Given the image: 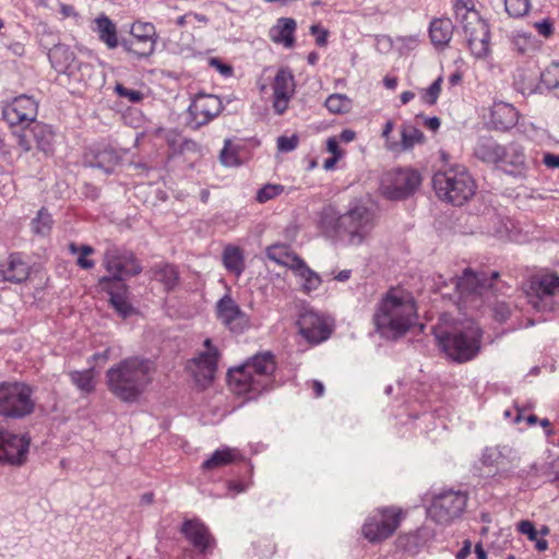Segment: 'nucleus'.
Wrapping results in <instances>:
<instances>
[{
    "label": "nucleus",
    "mask_w": 559,
    "mask_h": 559,
    "mask_svg": "<svg viewBox=\"0 0 559 559\" xmlns=\"http://www.w3.org/2000/svg\"><path fill=\"white\" fill-rule=\"evenodd\" d=\"M499 273L473 272L465 269L460 277H451L449 281L442 275L436 282L437 289L443 298H449L459 308L480 309L484 305L492 308L493 318L498 322H506L511 313L510 304L497 299V292L501 289Z\"/></svg>",
    "instance_id": "obj_1"
},
{
    "label": "nucleus",
    "mask_w": 559,
    "mask_h": 559,
    "mask_svg": "<svg viewBox=\"0 0 559 559\" xmlns=\"http://www.w3.org/2000/svg\"><path fill=\"white\" fill-rule=\"evenodd\" d=\"M320 227L335 242L359 246L374 227V213L362 203L350 205L347 212L337 215L332 206L321 213Z\"/></svg>",
    "instance_id": "obj_2"
},
{
    "label": "nucleus",
    "mask_w": 559,
    "mask_h": 559,
    "mask_svg": "<svg viewBox=\"0 0 559 559\" xmlns=\"http://www.w3.org/2000/svg\"><path fill=\"white\" fill-rule=\"evenodd\" d=\"M154 370V362L147 358H124L106 371L108 390L122 402H135L152 382Z\"/></svg>",
    "instance_id": "obj_3"
},
{
    "label": "nucleus",
    "mask_w": 559,
    "mask_h": 559,
    "mask_svg": "<svg viewBox=\"0 0 559 559\" xmlns=\"http://www.w3.org/2000/svg\"><path fill=\"white\" fill-rule=\"evenodd\" d=\"M417 319L413 296L399 288L390 289L380 300L373 316L377 331L385 338L404 335Z\"/></svg>",
    "instance_id": "obj_4"
},
{
    "label": "nucleus",
    "mask_w": 559,
    "mask_h": 559,
    "mask_svg": "<svg viewBox=\"0 0 559 559\" xmlns=\"http://www.w3.org/2000/svg\"><path fill=\"white\" fill-rule=\"evenodd\" d=\"M274 371V356L270 352L260 353L243 365L230 369L229 383L239 394H258L269 386Z\"/></svg>",
    "instance_id": "obj_5"
},
{
    "label": "nucleus",
    "mask_w": 559,
    "mask_h": 559,
    "mask_svg": "<svg viewBox=\"0 0 559 559\" xmlns=\"http://www.w3.org/2000/svg\"><path fill=\"white\" fill-rule=\"evenodd\" d=\"M468 2L469 0L454 2L455 20L462 26L464 39L472 56L485 59L491 51L489 25L473 7L468 5Z\"/></svg>",
    "instance_id": "obj_6"
},
{
    "label": "nucleus",
    "mask_w": 559,
    "mask_h": 559,
    "mask_svg": "<svg viewBox=\"0 0 559 559\" xmlns=\"http://www.w3.org/2000/svg\"><path fill=\"white\" fill-rule=\"evenodd\" d=\"M435 336L442 352L456 362L473 359L480 349L481 330L475 324L452 332L436 330Z\"/></svg>",
    "instance_id": "obj_7"
},
{
    "label": "nucleus",
    "mask_w": 559,
    "mask_h": 559,
    "mask_svg": "<svg viewBox=\"0 0 559 559\" xmlns=\"http://www.w3.org/2000/svg\"><path fill=\"white\" fill-rule=\"evenodd\" d=\"M432 186L439 199L453 205H462L475 193V182L461 165L436 173Z\"/></svg>",
    "instance_id": "obj_8"
},
{
    "label": "nucleus",
    "mask_w": 559,
    "mask_h": 559,
    "mask_svg": "<svg viewBox=\"0 0 559 559\" xmlns=\"http://www.w3.org/2000/svg\"><path fill=\"white\" fill-rule=\"evenodd\" d=\"M34 411L32 389L21 382L0 383V419L22 418Z\"/></svg>",
    "instance_id": "obj_9"
},
{
    "label": "nucleus",
    "mask_w": 559,
    "mask_h": 559,
    "mask_svg": "<svg viewBox=\"0 0 559 559\" xmlns=\"http://www.w3.org/2000/svg\"><path fill=\"white\" fill-rule=\"evenodd\" d=\"M528 298L538 311H552L559 307V276L554 272L534 276L531 281Z\"/></svg>",
    "instance_id": "obj_10"
},
{
    "label": "nucleus",
    "mask_w": 559,
    "mask_h": 559,
    "mask_svg": "<svg viewBox=\"0 0 559 559\" xmlns=\"http://www.w3.org/2000/svg\"><path fill=\"white\" fill-rule=\"evenodd\" d=\"M468 497L464 491H443L433 498L428 509V515L436 523L450 524L462 515Z\"/></svg>",
    "instance_id": "obj_11"
},
{
    "label": "nucleus",
    "mask_w": 559,
    "mask_h": 559,
    "mask_svg": "<svg viewBox=\"0 0 559 559\" xmlns=\"http://www.w3.org/2000/svg\"><path fill=\"white\" fill-rule=\"evenodd\" d=\"M418 171L413 169H394L386 171L380 183L381 193L390 200H401L411 195L420 185Z\"/></svg>",
    "instance_id": "obj_12"
},
{
    "label": "nucleus",
    "mask_w": 559,
    "mask_h": 559,
    "mask_svg": "<svg viewBox=\"0 0 559 559\" xmlns=\"http://www.w3.org/2000/svg\"><path fill=\"white\" fill-rule=\"evenodd\" d=\"M400 509L386 508L369 516L362 528V535L370 543L382 542L394 534L401 523Z\"/></svg>",
    "instance_id": "obj_13"
},
{
    "label": "nucleus",
    "mask_w": 559,
    "mask_h": 559,
    "mask_svg": "<svg viewBox=\"0 0 559 559\" xmlns=\"http://www.w3.org/2000/svg\"><path fill=\"white\" fill-rule=\"evenodd\" d=\"M29 447V439L10 432L5 419H0V463L22 465L25 463Z\"/></svg>",
    "instance_id": "obj_14"
},
{
    "label": "nucleus",
    "mask_w": 559,
    "mask_h": 559,
    "mask_svg": "<svg viewBox=\"0 0 559 559\" xmlns=\"http://www.w3.org/2000/svg\"><path fill=\"white\" fill-rule=\"evenodd\" d=\"M104 266L109 273L102 278L124 282L126 276H135L142 272V266L132 252H121L108 249L104 255Z\"/></svg>",
    "instance_id": "obj_15"
},
{
    "label": "nucleus",
    "mask_w": 559,
    "mask_h": 559,
    "mask_svg": "<svg viewBox=\"0 0 559 559\" xmlns=\"http://www.w3.org/2000/svg\"><path fill=\"white\" fill-rule=\"evenodd\" d=\"M223 110L218 96L212 94H198L188 108V126L194 130L207 124Z\"/></svg>",
    "instance_id": "obj_16"
},
{
    "label": "nucleus",
    "mask_w": 559,
    "mask_h": 559,
    "mask_svg": "<svg viewBox=\"0 0 559 559\" xmlns=\"http://www.w3.org/2000/svg\"><path fill=\"white\" fill-rule=\"evenodd\" d=\"M133 39L121 41L126 51L135 55L139 58H146L155 49V26L152 23L135 22L131 27Z\"/></svg>",
    "instance_id": "obj_17"
},
{
    "label": "nucleus",
    "mask_w": 559,
    "mask_h": 559,
    "mask_svg": "<svg viewBox=\"0 0 559 559\" xmlns=\"http://www.w3.org/2000/svg\"><path fill=\"white\" fill-rule=\"evenodd\" d=\"M36 116L37 103L26 95L15 97L2 109V118L12 127L34 123Z\"/></svg>",
    "instance_id": "obj_18"
},
{
    "label": "nucleus",
    "mask_w": 559,
    "mask_h": 559,
    "mask_svg": "<svg viewBox=\"0 0 559 559\" xmlns=\"http://www.w3.org/2000/svg\"><path fill=\"white\" fill-rule=\"evenodd\" d=\"M295 78L292 71L287 68H281L272 83L275 114L283 115L287 110L288 104L295 94Z\"/></svg>",
    "instance_id": "obj_19"
},
{
    "label": "nucleus",
    "mask_w": 559,
    "mask_h": 559,
    "mask_svg": "<svg viewBox=\"0 0 559 559\" xmlns=\"http://www.w3.org/2000/svg\"><path fill=\"white\" fill-rule=\"evenodd\" d=\"M204 347L205 352L193 358L189 362V368L198 382L209 383L215 377L219 353L216 347L212 346L210 338L204 341Z\"/></svg>",
    "instance_id": "obj_20"
},
{
    "label": "nucleus",
    "mask_w": 559,
    "mask_h": 559,
    "mask_svg": "<svg viewBox=\"0 0 559 559\" xmlns=\"http://www.w3.org/2000/svg\"><path fill=\"white\" fill-rule=\"evenodd\" d=\"M98 285L102 290L109 295V302L118 314L122 318H127L134 312V308L128 297L129 288L124 282L99 278Z\"/></svg>",
    "instance_id": "obj_21"
},
{
    "label": "nucleus",
    "mask_w": 559,
    "mask_h": 559,
    "mask_svg": "<svg viewBox=\"0 0 559 559\" xmlns=\"http://www.w3.org/2000/svg\"><path fill=\"white\" fill-rule=\"evenodd\" d=\"M218 319L234 332H242L248 326V317L235 302V300L225 295L216 304Z\"/></svg>",
    "instance_id": "obj_22"
},
{
    "label": "nucleus",
    "mask_w": 559,
    "mask_h": 559,
    "mask_svg": "<svg viewBox=\"0 0 559 559\" xmlns=\"http://www.w3.org/2000/svg\"><path fill=\"white\" fill-rule=\"evenodd\" d=\"M180 531L200 554H209L215 547L214 537L199 520H186Z\"/></svg>",
    "instance_id": "obj_23"
},
{
    "label": "nucleus",
    "mask_w": 559,
    "mask_h": 559,
    "mask_svg": "<svg viewBox=\"0 0 559 559\" xmlns=\"http://www.w3.org/2000/svg\"><path fill=\"white\" fill-rule=\"evenodd\" d=\"M297 323L300 334L313 344L325 341L331 334V330L323 318L313 311L304 312Z\"/></svg>",
    "instance_id": "obj_24"
},
{
    "label": "nucleus",
    "mask_w": 559,
    "mask_h": 559,
    "mask_svg": "<svg viewBox=\"0 0 559 559\" xmlns=\"http://www.w3.org/2000/svg\"><path fill=\"white\" fill-rule=\"evenodd\" d=\"M29 265L24 262L19 253H13L8 261L0 265V275L7 282L20 284L29 276Z\"/></svg>",
    "instance_id": "obj_25"
},
{
    "label": "nucleus",
    "mask_w": 559,
    "mask_h": 559,
    "mask_svg": "<svg viewBox=\"0 0 559 559\" xmlns=\"http://www.w3.org/2000/svg\"><path fill=\"white\" fill-rule=\"evenodd\" d=\"M510 174H520L526 165V156L523 147L518 143H510L503 146V157L499 163Z\"/></svg>",
    "instance_id": "obj_26"
},
{
    "label": "nucleus",
    "mask_w": 559,
    "mask_h": 559,
    "mask_svg": "<svg viewBox=\"0 0 559 559\" xmlns=\"http://www.w3.org/2000/svg\"><path fill=\"white\" fill-rule=\"evenodd\" d=\"M508 449L503 448H487L481 455V464L489 467V472L493 474L508 473L511 469V461L508 455L503 452Z\"/></svg>",
    "instance_id": "obj_27"
},
{
    "label": "nucleus",
    "mask_w": 559,
    "mask_h": 559,
    "mask_svg": "<svg viewBox=\"0 0 559 559\" xmlns=\"http://www.w3.org/2000/svg\"><path fill=\"white\" fill-rule=\"evenodd\" d=\"M519 115L516 109L507 103H497L491 110V121L496 129L509 130L518 123Z\"/></svg>",
    "instance_id": "obj_28"
},
{
    "label": "nucleus",
    "mask_w": 559,
    "mask_h": 559,
    "mask_svg": "<svg viewBox=\"0 0 559 559\" xmlns=\"http://www.w3.org/2000/svg\"><path fill=\"white\" fill-rule=\"evenodd\" d=\"M297 23L292 17H281L276 25L270 29V38L276 44H283L286 48H292L295 44V31Z\"/></svg>",
    "instance_id": "obj_29"
},
{
    "label": "nucleus",
    "mask_w": 559,
    "mask_h": 559,
    "mask_svg": "<svg viewBox=\"0 0 559 559\" xmlns=\"http://www.w3.org/2000/svg\"><path fill=\"white\" fill-rule=\"evenodd\" d=\"M28 133L34 138L36 145L40 151L44 153L52 151L53 132L50 127L39 122H34L32 128L24 132L23 138L21 139V144H23L24 139L28 136Z\"/></svg>",
    "instance_id": "obj_30"
},
{
    "label": "nucleus",
    "mask_w": 559,
    "mask_h": 559,
    "mask_svg": "<svg viewBox=\"0 0 559 559\" xmlns=\"http://www.w3.org/2000/svg\"><path fill=\"white\" fill-rule=\"evenodd\" d=\"M401 142H393L388 144L390 151H408L416 144L423 143L425 140L424 133L412 124H404L401 130Z\"/></svg>",
    "instance_id": "obj_31"
},
{
    "label": "nucleus",
    "mask_w": 559,
    "mask_h": 559,
    "mask_svg": "<svg viewBox=\"0 0 559 559\" xmlns=\"http://www.w3.org/2000/svg\"><path fill=\"white\" fill-rule=\"evenodd\" d=\"M453 23L450 19H436L431 22L429 35L436 46H447L452 38Z\"/></svg>",
    "instance_id": "obj_32"
},
{
    "label": "nucleus",
    "mask_w": 559,
    "mask_h": 559,
    "mask_svg": "<svg viewBox=\"0 0 559 559\" xmlns=\"http://www.w3.org/2000/svg\"><path fill=\"white\" fill-rule=\"evenodd\" d=\"M475 155L486 163L499 164L503 157V146L492 139H484L477 144Z\"/></svg>",
    "instance_id": "obj_33"
},
{
    "label": "nucleus",
    "mask_w": 559,
    "mask_h": 559,
    "mask_svg": "<svg viewBox=\"0 0 559 559\" xmlns=\"http://www.w3.org/2000/svg\"><path fill=\"white\" fill-rule=\"evenodd\" d=\"M241 459V454L235 448H224L216 450L210 459L203 462L204 469H214L224 465L231 464Z\"/></svg>",
    "instance_id": "obj_34"
},
{
    "label": "nucleus",
    "mask_w": 559,
    "mask_h": 559,
    "mask_svg": "<svg viewBox=\"0 0 559 559\" xmlns=\"http://www.w3.org/2000/svg\"><path fill=\"white\" fill-rule=\"evenodd\" d=\"M294 261H295L294 273L304 281L302 282L304 290L308 292V293L316 290L321 284L320 276L316 272H313L311 269H309L302 259H295Z\"/></svg>",
    "instance_id": "obj_35"
},
{
    "label": "nucleus",
    "mask_w": 559,
    "mask_h": 559,
    "mask_svg": "<svg viewBox=\"0 0 559 559\" xmlns=\"http://www.w3.org/2000/svg\"><path fill=\"white\" fill-rule=\"evenodd\" d=\"M223 264L228 272L240 275L245 270L241 250L235 246H227L223 251Z\"/></svg>",
    "instance_id": "obj_36"
},
{
    "label": "nucleus",
    "mask_w": 559,
    "mask_h": 559,
    "mask_svg": "<svg viewBox=\"0 0 559 559\" xmlns=\"http://www.w3.org/2000/svg\"><path fill=\"white\" fill-rule=\"evenodd\" d=\"M118 163V153L111 147H105L94 154V159L91 162V165L109 174Z\"/></svg>",
    "instance_id": "obj_37"
},
{
    "label": "nucleus",
    "mask_w": 559,
    "mask_h": 559,
    "mask_svg": "<svg viewBox=\"0 0 559 559\" xmlns=\"http://www.w3.org/2000/svg\"><path fill=\"white\" fill-rule=\"evenodd\" d=\"M96 25L99 39L104 41L108 48H116L118 46L116 25L105 15L96 19Z\"/></svg>",
    "instance_id": "obj_38"
},
{
    "label": "nucleus",
    "mask_w": 559,
    "mask_h": 559,
    "mask_svg": "<svg viewBox=\"0 0 559 559\" xmlns=\"http://www.w3.org/2000/svg\"><path fill=\"white\" fill-rule=\"evenodd\" d=\"M266 257L280 265L288 266L293 271L295 270L294 260L300 259L299 257L289 253L284 245H273L267 247Z\"/></svg>",
    "instance_id": "obj_39"
},
{
    "label": "nucleus",
    "mask_w": 559,
    "mask_h": 559,
    "mask_svg": "<svg viewBox=\"0 0 559 559\" xmlns=\"http://www.w3.org/2000/svg\"><path fill=\"white\" fill-rule=\"evenodd\" d=\"M154 276L157 281L162 282L167 289H173L179 280L176 266L171 264H160L155 266Z\"/></svg>",
    "instance_id": "obj_40"
},
{
    "label": "nucleus",
    "mask_w": 559,
    "mask_h": 559,
    "mask_svg": "<svg viewBox=\"0 0 559 559\" xmlns=\"http://www.w3.org/2000/svg\"><path fill=\"white\" fill-rule=\"evenodd\" d=\"M71 382L83 393H91L95 389L93 369L83 371H71L69 373Z\"/></svg>",
    "instance_id": "obj_41"
},
{
    "label": "nucleus",
    "mask_w": 559,
    "mask_h": 559,
    "mask_svg": "<svg viewBox=\"0 0 559 559\" xmlns=\"http://www.w3.org/2000/svg\"><path fill=\"white\" fill-rule=\"evenodd\" d=\"M326 109L332 114H346L352 109V100L344 94H332L325 103Z\"/></svg>",
    "instance_id": "obj_42"
},
{
    "label": "nucleus",
    "mask_w": 559,
    "mask_h": 559,
    "mask_svg": "<svg viewBox=\"0 0 559 559\" xmlns=\"http://www.w3.org/2000/svg\"><path fill=\"white\" fill-rule=\"evenodd\" d=\"M52 225L51 215L45 210H39L37 216L32 221V230L40 236L48 235Z\"/></svg>",
    "instance_id": "obj_43"
},
{
    "label": "nucleus",
    "mask_w": 559,
    "mask_h": 559,
    "mask_svg": "<svg viewBox=\"0 0 559 559\" xmlns=\"http://www.w3.org/2000/svg\"><path fill=\"white\" fill-rule=\"evenodd\" d=\"M506 11L509 15L520 17L530 10V0H504Z\"/></svg>",
    "instance_id": "obj_44"
},
{
    "label": "nucleus",
    "mask_w": 559,
    "mask_h": 559,
    "mask_svg": "<svg viewBox=\"0 0 559 559\" xmlns=\"http://www.w3.org/2000/svg\"><path fill=\"white\" fill-rule=\"evenodd\" d=\"M542 82L548 88H556L559 86V63L552 62L540 75Z\"/></svg>",
    "instance_id": "obj_45"
},
{
    "label": "nucleus",
    "mask_w": 559,
    "mask_h": 559,
    "mask_svg": "<svg viewBox=\"0 0 559 559\" xmlns=\"http://www.w3.org/2000/svg\"><path fill=\"white\" fill-rule=\"evenodd\" d=\"M283 191L284 187L282 185L267 183L258 190L255 199L259 203H265L280 195Z\"/></svg>",
    "instance_id": "obj_46"
},
{
    "label": "nucleus",
    "mask_w": 559,
    "mask_h": 559,
    "mask_svg": "<svg viewBox=\"0 0 559 559\" xmlns=\"http://www.w3.org/2000/svg\"><path fill=\"white\" fill-rule=\"evenodd\" d=\"M441 84L442 78L439 76L430 84L428 88L423 91L421 99L425 104L435 105L437 103L439 95L441 93Z\"/></svg>",
    "instance_id": "obj_47"
},
{
    "label": "nucleus",
    "mask_w": 559,
    "mask_h": 559,
    "mask_svg": "<svg viewBox=\"0 0 559 559\" xmlns=\"http://www.w3.org/2000/svg\"><path fill=\"white\" fill-rule=\"evenodd\" d=\"M219 159L225 166L239 165V159L235 150L230 148V140L225 141V145L219 154Z\"/></svg>",
    "instance_id": "obj_48"
},
{
    "label": "nucleus",
    "mask_w": 559,
    "mask_h": 559,
    "mask_svg": "<svg viewBox=\"0 0 559 559\" xmlns=\"http://www.w3.org/2000/svg\"><path fill=\"white\" fill-rule=\"evenodd\" d=\"M115 92L122 98L129 99L131 103H139L143 98V94L136 90H130L122 84H116Z\"/></svg>",
    "instance_id": "obj_49"
},
{
    "label": "nucleus",
    "mask_w": 559,
    "mask_h": 559,
    "mask_svg": "<svg viewBox=\"0 0 559 559\" xmlns=\"http://www.w3.org/2000/svg\"><path fill=\"white\" fill-rule=\"evenodd\" d=\"M80 257L78 258V265L81 269L90 270L95 263L93 260L87 259V255L94 252V249L91 246L84 245L80 248Z\"/></svg>",
    "instance_id": "obj_50"
},
{
    "label": "nucleus",
    "mask_w": 559,
    "mask_h": 559,
    "mask_svg": "<svg viewBox=\"0 0 559 559\" xmlns=\"http://www.w3.org/2000/svg\"><path fill=\"white\" fill-rule=\"evenodd\" d=\"M299 139L297 135L292 136H280L277 139V148L280 152H292L294 151L298 145Z\"/></svg>",
    "instance_id": "obj_51"
},
{
    "label": "nucleus",
    "mask_w": 559,
    "mask_h": 559,
    "mask_svg": "<svg viewBox=\"0 0 559 559\" xmlns=\"http://www.w3.org/2000/svg\"><path fill=\"white\" fill-rule=\"evenodd\" d=\"M518 530L520 533L526 535L527 538L532 542L535 540L536 537L538 536V532L536 531L533 522H531L528 520L521 521L518 524Z\"/></svg>",
    "instance_id": "obj_52"
},
{
    "label": "nucleus",
    "mask_w": 559,
    "mask_h": 559,
    "mask_svg": "<svg viewBox=\"0 0 559 559\" xmlns=\"http://www.w3.org/2000/svg\"><path fill=\"white\" fill-rule=\"evenodd\" d=\"M338 140L336 136H331L326 140V150L329 153L332 154V156L341 159L345 152L340 147Z\"/></svg>",
    "instance_id": "obj_53"
},
{
    "label": "nucleus",
    "mask_w": 559,
    "mask_h": 559,
    "mask_svg": "<svg viewBox=\"0 0 559 559\" xmlns=\"http://www.w3.org/2000/svg\"><path fill=\"white\" fill-rule=\"evenodd\" d=\"M310 33L316 36V44L320 47H323L328 43L329 32L326 29L321 28L319 25H312L310 27Z\"/></svg>",
    "instance_id": "obj_54"
},
{
    "label": "nucleus",
    "mask_w": 559,
    "mask_h": 559,
    "mask_svg": "<svg viewBox=\"0 0 559 559\" xmlns=\"http://www.w3.org/2000/svg\"><path fill=\"white\" fill-rule=\"evenodd\" d=\"M536 29L538 33L545 37H549L552 34V23L548 20H543L542 22H537L535 24Z\"/></svg>",
    "instance_id": "obj_55"
},
{
    "label": "nucleus",
    "mask_w": 559,
    "mask_h": 559,
    "mask_svg": "<svg viewBox=\"0 0 559 559\" xmlns=\"http://www.w3.org/2000/svg\"><path fill=\"white\" fill-rule=\"evenodd\" d=\"M543 162L548 168H559V155L546 153L544 155Z\"/></svg>",
    "instance_id": "obj_56"
},
{
    "label": "nucleus",
    "mask_w": 559,
    "mask_h": 559,
    "mask_svg": "<svg viewBox=\"0 0 559 559\" xmlns=\"http://www.w3.org/2000/svg\"><path fill=\"white\" fill-rule=\"evenodd\" d=\"M512 44L514 46V48L519 51V52H525L526 50V36L525 35H515L513 37V40H512Z\"/></svg>",
    "instance_id": "obj_57"
},
{
    "label": "nucleus",
    "mask_w": 559,
    "mask_h": 559,
    "mask_svg": "<svg viewBox=\"0 0 559 559\" xmlns=\"http://www.w3.org/2000/svg\"><path fill=\"white\" fill-rule=\"evenodd\" d=\"M211 64L214 66L224 75H230L233 72L230 66L222 63L218 59H212Z\"/></svg>",
    "instance_id": "obj_58"
},
{
    "label": "nucleus",
    "mask_w": 559,
    "mask_h": 559,
    "mask_svg": "<svg viewBox=\"0 0 559 559\" xmlns=\"http://www.w3.org/2000/svg\"><path fill=\"white\" fill-rule=\"evenodd\" d=\"M356 139V132L350 129L343 130L337 136L338 142L349 143Z\"/></svg>",
    "instance_id": "obj_59"
},
{
    "label": "nucleus",
    "mask_w": 559,
    "mask_h": 559,
    "mask_svg": "<svg viewBox=\"0 0 559 559\" xmlns=\"http://www.w3.org/2000/svg\"><path fill=\"white\" fill-rule=\"evenodd\" d=\"M472 543L469 540H465L463 543V547L457 551L456 559H465L471 554Z\"/></svg>",
    "instance_id": "obj_60"
},
{
    "label": "nucleus",
    "mask_w": 559,
    "mask_h": 559,
    "mask_svg": "<svg viewBox=\"0 0 559 559\" xmlns=\"http://www.w3.org/2000/svg\"><path fill=\"white\" fill-rule=\"evenodd\" d=\"M393 122L391 120H388L384 124V128L382 130V136L385 139V144H392L393 142L390 141V134L393 131Z\"/></svg>",
    "instance_id": "obj_61"
},
{
    "label": "nucleus",
    "mask_w": 559,
    "mask_h": 559,
    "mask_svg": "<svg viewBox=\"0 0 559 559\" xmlns=\"http://www.w3.org/2000/svg\"><path fill=\"white\" fill-rule=\"evenodd\" d=\"M440 124H441V121L438 117H431V118H427L425 120V126L432 131H437L439 129Z\"/></svg>",
    "instance_id": "obj_62"
},
{
    "label": "nucleus",
    "mask_w": 559,
    "mask_h": 559,
    "mask_svg": "<svg viewBox=\"0 0 559 559\" xmlns=\"http://www.w3.org/2000/svg\"><path fill=\"white\" fill-rule=\"evenodd\" d=\"M312 390L314 392V395L317 397H320L324 393V385L322 382L314 380V381H312Z\"/></svg>",
    "instance_id": "obj_63"
},
{
    "label": "nucleus",
    "mask_w": 559,
    "mask_h": 559,
    "mask_svg": "<svg viewBox=\"0 0 559 559\" xmlns=\"http://www.w3.org/2000/svg\"><path fill=\"white\" fill-rule=\"evenodd\" d=\"M383 83L386 88L394 90L397 85V79L394 76H385Z\"/></svg>",
    "instance_id": "obj_64"
}]
</instances>
